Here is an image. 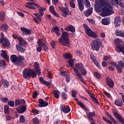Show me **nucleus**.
<instances>
[{"label": "nucleus", "mask_w": 124, "mask_h": 124, "mask_svg": "<svg viewBox=\"0 0 124 124\" xmlns=\"http://www.w3.org/2000/svg\"><path fill=\"white\" fill-rule=\"evenodd\" d=\"M93 7H90L89 9H88L86 12L84 13L85 16L86 17H89V16L92 15V14L93 13Z\"/></svg>", "instance_id": "obj_25"}, {"label": "nucleus", "mask_w": 124, "mask_h": 124, "mask_svg": "<svg viewBox=\"0 0 124 124\" xmlns=\"http://www.w3.org/2000/svg\"><path fill=\"white\" fill-rule=\"evenodd\" d=\"M60 10L62 12V16L63 17H67V15H70L71 12L69 11L68 7H60Z\"/></svg>", "instance_id": "obj_9"}, {"label": "nucleus", "mask_w": 124, "mask_h": 124, "mask_svg": "<svg viewBox=\"0 0 124 124\" xmlns=\"http://www.w3.org/2000/svg\"><path fill=\"white\" fill-rule=\"evenodd\" d=\"M60 74H61V75H62V76H64L65 77L67 76V75H66V72L63 71H62L60 72Z\"/></svg>", "instance_id": "obj_62"}, {"label": "nucleus", "mask_w": 124, "mask_h": 124, "mask_svg": "<svg viewBox=\"0 0 124 124\" xmlns=\"http://www.w3.org/2000/svg\"><path fill=\"white\" fill-rule=\"evenodd\" d=\"M110 64L111 65H113V66H115V67H116L118 73H122V68H121V67L118 66V65H117V63H116L115 62H110Z\"/></svg>", "instance_id": "obj_28"}, {"label": "nucleus", "mask_w": 124, "mask_h": 124, "mask_svg": "<svg viewBox=\"0 0 124 124\" xmlns=\"http://www.w3.org/2000/svg\"><path fill=\"white\" fill-rule=\"evenodd\" d=\"M78 105L80 106L81 107V108H84V109L86 110V111H90V109L89 108L86 107L85 105H84V104H83V103H82L81 102H78Z\"/></svg>", "instance_id": "obj_35"}, {"label": "nucleus", "mask_w": 124, "mask_h": 124, "mask_svg": "<svg viewBox=\"0 0 124 124\" xmlns=\"http://www.w3.org/2000/svg\"><path fill=\"white\" fill-rule=\"evenodd\" d=\"M99 4L101 6L102 9L100 10L97 8L95 7V10L99 13L101 12L100 15L102 17H106L110 16V15L114 13L113 11V6L111 5L110 0H95V4Z\"/></svg>", "instance_id": "obj_1"}, {"label": "nucleus", "mask_w": 124, "mask_h": 124, "mask_svg": "<svg viewBox=\"0 0 124 124\" xmlns=\"http://www.w3.org/2000/svg\"><path fill=\"white\" fill-rule=\"evenodd\" d=\"M94 75L96 77V78H97V79H100L101 78V75L98 73V72H94Z\"/></svg>", "instance_id": "obj_50"}, {"label": "nucleus", "mask_w": 124, "mask_h": 124, "mask_svg": "<svg viewBox=\"0 0 124 124\" xmlns=\"http://www.w3.org/2000/svg\"><path fill=\"white\" fill-rule=\"evenodd\" d=\"M71 93H72V96H73V97H74V98L76 97V95H77V92H76V91L72 90L71 91Z\"/></svg>", "instance_id": "obj_52"}, {"label": "nucleus", "mask_w": 124, "mask_h": 124, "mask_svg": "<svg viewBox=\"0 0 124 124\" xmlns=\"http://www.w3.org/2000/svg\"><path fill=\"white\" fill-rule=\"evenodd\" d=\"M69 34L66 31L62 33L61 37L59 39V42L63 46H68L69 45Z\"/></svg>", "instance_id": "obj_4"}, {"label": "nucleus", "mask_w": 124, "mask_h": 124, "mask_svg": "<svg viewBox=\"0 0 124 124\" xmlns=\"http://www.w3.org/2000/svg\"><path fill=\"white\" fill-rule=\"evenodd\" d=\"M83 26L85 31V33H86L88 36L92 38H97L98 36L96 33L90 29L86 24H83Z\"/></svg>", "instance_id": "obj_6"}, {"label": "nucleus", "mask_w": 124, "mask_h": 124, "mask_svg": "<svg viewBox=\"0 0 124 124\" xmlns=\"http://www.w3.org/2000/svg\"><path fill=\"white\" fill-rule=\"evenodd\" d=\"M7 25L6 24H2L0 27V30L3 31H7Z\"/></svg>", "instance_id": "obj_36"}, {"label": "nucleus", "mask_w": 124, "mask_h": 124, "mask_svg": "<svg viewBox=\"0 0 124 124\" xmlns=\"http://www.w3.org/2000/svg\"><path fill=\"white\" fill-rule=\"evenodd\" d=\"M84 3L85 7H87V8H89V7L91 6V3H90V1H89V0H85Z\"/></svg>", "instance_id": "obj_45"}, {"label": "nucleus", "mask_w": 124, "mask_h": 124, "mask_svg": "<svg viewBox=\"0 0 124 124\" xmlns=\"http://www.w3.org/2000/svg\"><path fill=\"white\" fill-rule=\"evenodd\" d=\"M53 93L54 94V96L56 98H60V93H61V92H59V90H53Z\"/></svg>", "instance_id": "obj_33"}, {"label": "nucleus", "mask_w": 124, "mask_h": 124, "mask_svg": "<svg viewBox=\"0 0 124 124\" xmlns=\"http://www.w3.org/2000/svg\"><path fill=\"white\" fill-rule=\"evenodd\" d=\"M35 17H33V20L36 24H39L41 22V16L37 13L34 14Z\"/></svg>", "instance_id": "obj_15"}, {"label": "nucleus", "mask_w": 124, "mask_h": 124, "mask_svg": "<svg viewBox=\"0 0 124 124\" xmlns=\"http://www.w3.org/2000/svg\"><path fill=\"white\" fill-rule=\"evenodd\" d=\"M13 38H14V39H18V40L19 41V45H27V42L24 40V39H23V37H18V35L16 34H13L12 35Z\"/></svg>", "instance_id": "obj_11"}, {"label": "nucleus", "mask_w": 124, "mask_h": 124, "mask_svg": "<svg viewBox=\"0 0 124 124\" xmlns=\"http://www.w3.org/2000/svg\"><path fill=\"white\" fill-rule=\"evenodd\" d=\"M33 123L34 124H39V119L38 118L35 117L33 119Z\"/></svg>", "instance_id": "obj_49"}, {"label": "nucleus", "mask_w": 124, "mask_h": 124, "mask_svg": "<svg viewBox=\"0 0 124 124\" xmlns=\"http://www.w3.org/2000/svg\"><path fill=\"white\" fill-rule=\"evenodd\" d=\"M38 47H37V51L38 52H41L42 51V39H40L37 42Z\"/></svg>", "instance_id": "obj_20"}, {"label": "nucleus", "mask_w": 124, "mask_h": 124, "mask_svg": "<svg viewBox=\"0 0 124 124\" xmlns=\"http://www.w3.org/2000/svg\"><path fill=\"white\" fill-rule=\"evenodd\" d=\"M121 17L119 16L115 17L114 19V25L115 27H120L121 26Z\"/></svg>", "instance_id": "obj_18"}, {"label": "nucleus", "mask_w": 124, "mask_h": 124, "mask_svg": "<svg viewBox=\"0 0 124 124\" xmlns=\"http://www.w3.org/2000/svg\"><path fill=\"white\" fill-rule=\"evenodd\" d=\"M21 106L20 107H17L16 108V110L18 113L19 114H22V113H24L26 110H27V106L26 105V103L21 104Z\"/></svg>", "instance_id": "obj_13"}, {"label": "nucleus", "mask_w": 124, "mask_h": 124, "mask_svg": "<svg viewBox=\"0 0 124 124\" xmlns=\"http://www.w3.org/2000/svg\"><path fill=\"white\" fill-rule=\"evenodd\" d=\"M1 100L2 101V102H4V103H6L8 101H9V99L5 97L1 98Z\"/></svg>", "instance_id": "obj_58"}, {"label": "nucleus", "mask_w": 124, "mask_h": 124, "mask_svg": "<svg viewBox=\"0 0 124 124\" xmlns=\"http://www.w3.org/2000/svg\"><path fill=\"white\" fill-rule=\"evenodd\" d=\"M36 72L33 69L27 68L23 71V77L25 79H30V78H35L36 77Z\"/></svg>", "instance_id": "obj_3"}, {"label": "nucleus", "mask_w": 124, "mask_h": 124, "mask_svg": "<svg viewBox=\"0 0 124 124\" xmlns=\"http://www.w3.org/2000/svg\"><path fill=\"white\" fill-rule=\"evenodd\" d=\"M49 12H50L52 14H54L56 17H59V14L55 11V8L53 6H50L49 7Z\"/></svg>", "instance_id": "obj_30"}, {"label": "nucleus", "mask_w": 124, "mask_h": 124, "mask_svg": "<svg viewBox=\"0 0 124 124\" xmlns=\"http://www.w3.org/2000/svg\"><path fill=\"white\" fill-rule=\"evenodd\" d=\"M19 122L21 123L22 124H24L25 122H26V119L25 118V117L24 115H20V117L19 118Z\"/></svg>", "instance_id": "obj_44"}, {"label": "nucleus", "mask_w": 124, "mask_h": 124, "mask_svg": "<svg viewBox=\"0 0 124 124\" xmlns=\"http://www.w3.org/2000/svg\"><path fill=\"white\" fill-rule=\"evenodd\" d=\"M1 52V56L6 61H8V60H9V57H8V55H7L6 51H5V50H2Z\"/></svg>", "instance_id": "obj_23"}, {"label": "nucleus", "mask_w": 124, "mask_h": 124, "mask_svg": "<svg viewBox=\"0 0 124 124\" xmlns=\"http://www.w3.org/2000/svg\"><path fill=\"white\" fill-rule=\"evenodd\" d=\"M117 66H118V67H120V68H121L122 70V68H123L124 67V62H123L122 60H120L119 61H118Z\"/></svg>", "instance_id": "obj_40"}, {"label": "nucleus", "mask_w": 124, "mask_h": 124, "mask_svg": "<svg viewBox=\"0 0 124 124\" xmlns=\"http://www.w3.org/2000/svg\"><path fill=\"white\" fill-rule=\"evenodd\" d=\"M112 3L114 4V3H116L121 6V7H124V4L122 2V0H110Z\"/></svg>", "instance_id": "obj_26"}, {"label": "nucleus", "mask_w": 124, "mask_h": 124, "mask_svg": "<svg viewBox=\"0 0 124 124\" xmlns=\"http://www.w3.org/2000/svg\"><path fill=\"white\" fill-rule=\"evenodd\" d=\"M25 103H26V102L25 101V100L24 99H21L20 100H15V106L16 107H17V106H18V105H21V104H25Z\"/></svg>", "instance_id": "obj_29"}, {"label": "nucleus", "mask_w": 124, "mask_h": 124, "mask_svg": "<svg viewBox=\"0 0 124 124\" xmlns=\"http://www.w3.org/2000/svg\"><path fill=\"white\" fill-rule=\"evenodd\" d=\"M16 47L17 51H19V52H21V53H23V52L25 51V49L23 47L19 46V45H16Z\"/></svg>", "instance_id": "obj_43"}, {"label": "nucleus", "mask_w": 124, "mask_h": 124, "mask_svg": "<svg viewBox=\"0 0 124 124\" xmlns=\"http://www.w3.org/2000/svg\"><path fill=\"white\" fill-rule=\"evenodd\" d=\"M20 30L21 31H22V33L23 35H28V34H31V31L29 30L28 29L24 28V27H21L20 28Z\"/></svg>", "instance_id": "obj_19"}, {"label": "nucleus", "mask_w": 124, "mask_h": 124, "mask_svg": "<svg viewBox=\"0 0 124 124\" xmlns=\"http://www.w3.org/2000/svg\"><path fill=\"white\" fill-rule=\"evenodd\" d=\"M76 67H77L76 69H77V70H79L82 75H86L87 74V71H86V69L84 68L83 64H76Z\"/></svg>", "instance_id": "obj_10"}, {"label": "nucleus", "mask_w": 124, "mask_h": 124, "mask_svg": "<svg viewBox=\"0 0 124 124\" xmlns=\"http://www.w3.org/2000/svg\"><path fill=\"white\" fill-rule=\"evenodd\" d=\"M42 46H43L44 51H47V50H48V46H46L45 44L43 43L42 42Z\"/></svg>", "instance_id": "obj_56"}, {"label": "nucleus", "mask_w": 124, "mask_h": 124, "mask_svg": "<svg viewBox=\"0 0 124 124\" xmlns=\"http://www.w3.org/2000/svg\"><path fill=\"white\" fill-rule=\"evenodd\" d=\"M38 95V93L36 91L34 92L32 94L33 98H35Z\"/></svg>", "instance_id": "obj_61"}, {"label": "nucleus", "mask_w": 124, "mask_h": 124, "mask_svg": "<svg viewBox=\"0 0 124 124\" xmlns=\"http://www.w3.org/2000/svg\"><path fill=\"white\" fill-rule=\"evenodd\" d=\"M117 119L120 121V122L122 123V124H124V119L122 117V116H121V115Z\"/></svg>", "instance_id": "obj_60"}, {"label": "nucleus", "mask_w": 124, "mask_h": 124, "mask_svg": "<svg viewBox=\"0 0 124 124\" xmlns=\"http://www.w3.org/2000/svg\"><path fill=\"white\" fill-rule=\"evenodd\" d=\"M121 43H123V41L120 39H116L114 40V44H115V50L118 52H122L124 49V46H121Z\"/></svg>", "instance_id": "obj_7"}, {"label": "nucleus", "mask_w": 124, "mask_h": 124, "mask_svg": "<svg viewBox=\"0 0 124 124\" xmlns=\"http://www.w3.org/2000/svg\"><path fill=\"white\" fill-rule=\"evenodd\" d=\"M78 6L80 11H83L84 10V4H78Z\"/></svg>", "instance_id": "obj_51"}, {"label": "nucleus", "mask_w": 124, "mask_h": 124, "mask_svg": "<svg viewBox=\"0 0 124 124\" xmlns=\"http://www.w3.org/2000/svg\"><path fill=\"white\" fill-rule=\"evenodd\" d=\"M74 1H71L69 4L72 8H75V3L73 2Z\"/></svg>", "instance_id": "obj_55"}, {"label": "nucleus", "mask_w": 124, "mask_h": 124, "mask_svg": "<svg viewBox=\"0 0 124 124\" xmlns=\"http://www.w3.org/2000/svg\"><path fill=\"white\" fill-rule=\"evenodd\" d=\"M0 37L1 38H0V44L2 43L4 47L8 48V47H9V45H10V43H9V41H8V40L6 39V38H4V34H3V33H1Z\"/></svg>", "instance_id": "obj_8"}, {"label": "nucleus", "mask_w": 124, "mask_h": 124, "mask_svg": "<svg viewBox=\"0 0 124 124\" xmlns=\"http://www.w3.org/2000/svg\"><path fill=\"white\" fill-rule=\"evenodd\" d=\"M63 57L64 59H72V55L70 53H64L63 54Z\"/></svg>", "instance_id": "obj_38"}, {"label": "nucleus", "mask_w": 124, "mask_h": 124, "mask_svg": "<svg viewBox=\"0 0 124 124\" xmlns=\"http://www.w3.org/2000/svg\"><path fill=\"white\" fill-rule=\"evenodd\" d=\"M34 67L36 70V73L39 75H40V67L39 66V64L37 62H35L34 63Z\"/></svg>", "instance_id": "obj_21"}, {"label": "nucleus", "mask_w": 124, "mask_h": 124, "mask_svg": "<svg viewBox=\"0 0 124 124\" xmlns=\"http://www.w3.org/2000/svg\"><path fill=\"white\" fill-rule=\"evenodd\" d=\"M74 70L75 72L76 73V74L77 77L78 78V79H79V80H80V81H81V82H82V83H83V84H86L84 79L83 78H82V75L81 74H80V73L79 72V71H78L77 70V69H76L75 68H74Z\"/></svg>", "instance_id": "obj_16"}, {"label": "nucleus", "mask_w": 124, "mask_h": 124, "mask_svg": "<svg viewBox=\"0 0 124 124\" xmlns=\"http://www.w3.org/2000/svg\"><path fill=\"white\" fill-rule=\"evenodd\" d=\"M106 81L108 87L110 88H113V87H114V82L110 78H107Z\"/></svg>", "instance_id": "obj_22"}, {"label": "nucleus", "mask_w": 124, "mask_h": 124, "mask_svg": "<svg viewBox=\"0 0 124 124\" xmlns=\"http://www.w3.org/2000/svg\"><path fill=\"white\" fill-rule=\"evenodd\" d=\"M61 96L64 100H66V99H67V94L64 93V92H62V95Z\"/></svg>", "instance_id": "obj_46"}, {"label": "nucleus", "mask_w": 124, "mask_h": 124, "mask_svg": "<svg viewBox=\"0 0 124 124\" xmlns=\"http://www.w3.org/2000/svg\"><path fill=\"white\" fill-rule=\"evenodd\" d=\"M10 60L12 62H14L16 65L17 66L23 67L25 66V58L24 56L19 55L17 57V55L13 54L11 56Z\"/></svg>", "instance_id": "obj_2"}, {"label": "nucleus", "mask_w": 124, "mask_h": 124, "mask_svg": "<svg viewBox=\"0 0 124 124\" xmlns=\"http://www.w3.org/2000/svg\"><path fill=\"white\" fill-rule=\"evenodd\" d=\"M115 35L117 36H120V37H124V32L120 30H116L115 32Z\"/></svg>", "instance_id": "obj_31"}, {"label": "nucleus", "mask_w": 124, "mask_h": 124, "mask_svg": "<svg viewBox=\"0 0 124 124\" xmlns=\"http://www.w3.org/2000/svg\"><path fill=\"white\" fill-rule=\"evenodd\" d=\"M90 45L92 49H93V51L98 52L100 47L102 46V42H101V40L99 39H96L91 43Z\"/></svg>", "instance_id": "obj_5"}, {"label": "nucleus", "mask_w": 124, "mask_h": 124, "mask_svg": "<svg viewBox=\"0 0 124 124\" xmlns=\"http://www.w3.org/2000/svg\"><path fill=\"white\" fill-rule=\"evenodd\" d=\"M3 84L5 88H8V87H9V83L7 80H4Z\"/></svg>", "instance_id": "obj_53"}, {"label": "nucleus", "mask_w": 124, "mask_h": 124, "mask_svg": "<svg viewBox=\"0 0 124 124\" xmlns=\"http://www.w3.org/2000/svg\"><path fill=\"white\" fill-rule=\"evenodd\" d=\"M106 116H107V117L109 118V119L111 121L112 123H116V120L114 119V118L112 117L111 114H109V113L108 112H106Z\"/></svg>", "instance_id": "obj_37"}, {"label": "nucleus", "mask_w": 124, "mask_h": 124, "mask_svg": "<svg viewBox=\"0 0 124 124\" xmlns=\"http://www.w3.org/2000/svg\"><path fill=\"white\" fill-rule=\"evenodd\" d=\"M102 24L105 26H108L110 24V18H105L102 19Z\"/></svg>", "instance_id": "obj_27"}, {"label": "nucleus", "mask_w": 124, "mask_h": 124, "mask_svg": "<svg viewBox=\"0 0 124 124\" xmlns=\"http://www.w3.org/2000/svg\"><path fill=\"white\" fill-rule=\"evenodd\" d=\"M103 120H104L105 121V122H106V123H108V124H113L111 121L106 119V118H105L104 117H103Z\"/></svg>", "instance_id": "obj_57"}, {"label": "nucleus", "mask_w": 124, "mask_h": 124, "mask_svg": "<svg viewBox=\"0 0 124 124\" xmlns=\"http://www.w3.org/2000/svg\"><path fill=\"white\" fill-rule=\"evenodd\" d=\"M92 100H93V101H94V103H96V104H99V103H98V101H97V100L96 99V98H95L94 96H93V94H91L90 95Z\"/></svg>", "instance_id": "obj_47"}, {"label": "nucleus", "mask_w": 124, "mask_h": 124, "mask_svg": "<svg viewBox=\"0 0 124 124\" xmlns=\"http://www.w3.org/2000/svg\"><path fill=\"white\" fill-rule=\"evenodd\" d=\"M114 104L116 105V106H119V107H121V106H123V102L122 100H116Z\"/></svg>", "instance_id": "obj_34"}, {"label": "nucleus", "mask_w": 124, "mask_h": 124, "mask_svg": "<svg viewBox=\"0 0 124 124\" xmlns=\"http://www.w3.org/2000/svg\"><path fill=\"white\" fill-rule=\"evenodd\" d=\"M68 63L69 64V65L71 66V67H72V68H73V69H74L75 68L74 67V65L73 64H74V60H73V59H70L68 61ZM75 68H77V67Z\"/></svg>", "instance_id": "obj_39"}, {"label": "nucleus", "mask_w": 124, "mask_h": 124, "mask_svg": "<svg viewBox=\"0 0 124 124\" xmlns=\"http://www.w3.org/2000/svg\"><path fill=\"white\" fill-rule=\"evenodd\" d=\"M60 110L63 113L65 114H67V113H69L70 112V107L69 106H64L63 105H62L60 107Z\"/></svg>", "instance_id": "obj_14"}, {"label": "nucleus", "mask_w": 124, "mask_h": 124, "mask_svg": "<svg viewBox=\"0 0 124 124\" xmlns=\"http://www.w3.org/2000/svg\"><path fill=\"white\" fill-rule=\"evenodd\" d=\"M5 16V14L4 13V12H2L0 13V20L3 21V20H4Z\"/></svg>", "instance_id": "obj_48"}, {"label": "nucleus", "mask_w": 124, "mask_h": 124, "mask_svg": "<svg viewBox=\"0 0 124 124\" xmlns=\"http://www.w3.org/2000/svg\"><path fill=\"white\" fill-rule=\"evenodd\" d=\"M39 107H46L48 106V102H45L42 99H39Z\"/></svg>", "instance_id": "obj_17"}, {"label": "nucleus", "mask_w": 124, "mask_h": 124, "mask_svg": "<svg viewBox=\"0 0 124 124\" xmlns=\"http://www.w3.org/2000/svg\"><path fill=\"white\" fill-rule=\"evenodd\" d=\"M8 105L11 107H14V102L13 101L8 102Z\"/></svg>", "instance_id": "obj_59"}, {"label": "nucleus", "mask_w": 124, "mask_h": 124, "mask_svg": "<svg viewBox=\"0 0 124 124\" xmlns=\"http://www.w3.org/2000/svg\"><path fill=\"white\" fill-rule=\"evenodd\" d=\"M32 5H34L35 6H37V7H38V5L37 3H34V2H29L27 3L25 5V6L27 8H29V9H32V10H34V9H35V7H34Z\"/></svg>", "instance_id": "obj_12"}, {"label": "nucleus", "mask_w": 124, "mask_h": 124, "mask_svg": "<svg viewBox=\"0 0 124 124\" xmlns=\"http://www.w3.org/2000/svg\"><path fill=\"white\" fill-rule=\"evenodd\" d=\"M4 112L5 114H9V107L8 105L4 106Z\"/></svg>", "instance_id": "obj_41"}, {"label": "nucleus", "mask_w": 124, "mask_h": 124, "mask_svg": "<svg viewBox=\"0 0 124 124\" xmlns=\"http://www.w3.org/2000/svg\"><path fill=\"white\" fill-rule=\"evenodd\" d=\"M51 31L52 32H54V31H55L57 35H61V33H60V31H59V28H58V27H53L51 29Z\"/></svg>", "instance_id": "obj_32"}, {"label": "nucleus", "mask_w": 124, "mask_h": 124, "mask_svg": "<svg viewBox=\"0 0 124 124\" xmlns=\"http://www.w3.org/2000/svg\"><path fill=\"white\" fill-rule=\"evenodd\" d=\"M87 20H88V22L89 23H90V24H92V25H94V20H93V19H88Z\"/></svg>", "instance_id": "obj_63"}, {"label": "nucleus", "mask_w": 124, "mask_h": 124, "mask_svg": "<svg viewBox=\"0 0 124 124\" xmlns=\"http://www.w3.org/2000/svg\"><path fill=\"white\" fill-rule=\"evenodd\" d=\"M87 116H89V117H94V116H95V112H89L88 114H87Z\"/></svg>", "instance_id": "obj_54"}, {"label": "nucleus", "mask_w": 124, "mask_h": 124, "mask_svg": "<svg viewBox=\"0 0 124 124\" xmlns=\"http://www.w3.org/2000/svg\"><path fill=\"white\" fill-rule=\"evenodd\" d=\"M46 10V9L45 8H42L41 9H39V12L40 13V15L42 16L43 15H44V11Z\"/></svg>", "instance_id": "obj_42"}, {"label": "nucleus", "mask_w": 124, "mask_h": 124, "mask_svg": "<svg viewBox=\"0 0 124 124\" xmlns=\"http://www.w3.org/2000/svg\"><path fill=\"white\" fill-rule=\"evenodd\" d=\"M65 31H71V32H75V28L72 25H70L69 26L65 27Z\"/></svg>", "instance_id": "obj_24"}, {"label": "nucleus", "mask_w": 124, "mask_h": 124, "mask_svg": "<svg viewBox=\"0 0 124 124\" xmlns=\"http://www.w3.org/2000/svg\"><path fill=\"white\" fill-rule=\"evenodd\" d=\"M44 85H46V86H50L51 85V83L47 81H44V83H43Z\"/></svg>", "instance_id": "obj_64"}]
</instances>
